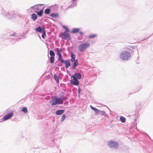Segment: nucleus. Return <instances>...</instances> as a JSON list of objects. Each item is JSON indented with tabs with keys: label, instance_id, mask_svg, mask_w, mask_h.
<instances>
[{
	"label": "nucleus",
	"instance_id": "nucleus-1",
	"mask_svg": "<svg viewBox=\"0 0 153 153\" xmlns=\"http://www.w3.org/2000/svg\"><path fill=\"white\" fill-rule=\"evenodd\" d=\"M65 29V31L64 32L60 34V37L62 39L70 40L71 38L70 34L68 33L69 30L67 27H64Z\"/></svg>",
	"mask_w": 153,
	"mask_h": 153
},
{
	"label": "nucleus",
	"instance_id": "nucleus-2",
	"mask_svg": "<svg viewBox=\"0 0 153 153\" xmlns=\"http://www.w3.org/2000/svg\"><path fill=\"white\" fill-rule=\"evenodd\" d=\"M130 53L126 51H122L120 55V59L123 60H127L129 59L131 56Z\"/></svg>",
	"mask_w": 153,
	"mask_h": 153
},
{
	"label": "nucleus",
	"instance_id": "nucleus-3",
	"mask_svg": "<svg viewBox=\"0 0 153 153\" xmlns=\"http://www.w3.org/2000/svg\"><path fill=\"white\" fill-rule=\"evenodd\" d=\"M90 46V44L89 43H84L80 44L78 47L79 50L81 52H82L88 48Z\"/></svg>",
	"mask_w": 153,
	"mask_h": 153
},
{
	"label": "nucleus",
	"instance_id": "nucleus-4",
	"mask_svg": "<svg viewBox=\"0 0 153 153\" xmlns=\"http://www.w3.org/2000/svg\"><path fill=\"white\" fill-rule=\"evenodd\" d=\"M52 103V105H55L57 104H62L63 102V101L62 98H57L56 97H53V99L51 101Z\"/></svg>",
	"mask_w": 153,
	"mask_h": 153
},
{
	"label": "nucleus",
	"instance_id": "nucleus-5",
	"mask_svg": "<svg viewBox=\"0 0 153 153\" xmlns=\"http://www.w3.org/2000/svg\"><path fill=\"white\" fill-rule=\"evenodd\" d=\"M71 62H74V63L73 64L72 67L73 69H75L76 68V67L77 65H78V62L77 59L75 60L76 56L73 53L71 54Z\"/></svg>",
	"mask_w": 153,
	"mask_h": 153
},
{
	"label": "nucleus",
	"instance_id": "nucleus-6",
	"mask_svg": "<svg viewBox=\"0 0 153 153\" xmlns=\"http://www.w3.org/2000/svg\"><path fill=\"white\" fill-rule=\"evenodd\" d=\"M108 146L111 148H115L119 146V144L117 142L113 140L108 141Z\"/></svg>",
	"mask_w": 153,
	"mask_h": 153
},
{
	"label": "nucleus",
	"instance_id": "nucleus-7",
	"mask_svg": "<svg viewBox=\"0 0 153 153\" xmlns=\"http://www.w3.org/2000/svg\"><path fill=\"white\" fill-rule=\"evenodd\" d=\"M13 116V113H11L4 115L3 118L4 121H5L10 119Z\"/></svg>",
	"mask_w": 153,
	"mask_h": 153
},
{
	"label": "nucleus",
	"instance_id": "nucleus-8",
	"mask_svg": "<svg viewBox=\"0 0 153 153\" xmlns=\"http://www.w3.org/2000/svg\"><path fill=\"white\" fill-rule=\"evenodd\" d=\"M44 9V8H42L41 10H40L39 11H38V10H34V12L36 13L37 15L40 17H41L42 16V14L43 13V10Z\"/></svg>",
	"mask_w": 153,
	"mask_h": 153
},
{
	"label": "nucleus",
	"instance_id": "nucleus-9",
	"mask_svg": "<svg viewBox=\"0 0 153 153\" xmlns=\"http://www.w3.org/2000/svg\"><path fill=\"white\" fill-rule=\"evenodd\" d=\"M71 83L73 85H79V82L76 79L73 78V80L71 81Z\"/></svg>",
	"mask_w": 153,
	"mask_h": 153
},
{
	"label": "nucleus",
	"instance_id": "nucleus-10",
	"mask_svg": "<svg viewBox=\"0 0 153 153\" xmlns=\"http://www.w3.org/2000/svg\"><path fill=\"white\" fill-rule=\"evenodd\" d=\"M81 75L79 73H78L75 74L72 76L73 78L76 79H81Z\"/></svg>",
	"mask_w": 153,
	"mask_h": 153
},
{
	"label": "nucleus",
	"instance_id": "nucleus-11",
	"mask_svg": "<svg viewBox=\"0 0 153 153\" xmlns=\"http://www.w3.org/2000/svg\"><path fill=\"white\" fill-rule=\"evenodd\" d=\"M42 4H39L35 5V7L34 8V11L37 10H40L42 8H44V7H43L42 6Z\"/></svg>",
	"mask_w": 153,
	"mask_h": 153
},
{
	"label": "nucleus",
	"instance_id": "nucleus-12",
	"mask_svg": "<svg viewBox=\"0 0 153 153\" xmlns=\"http://www.w3.org/2000/svg\"><path fill=\"white\" fill-rule=\"evenodd\" d=\"M63 63H64L65 64V67L66 68H68L71 65V63L70 61L68 60L64 61V62Z\"/></svg>",
	"mask_w": 153,
	"mask_h": 153
},
{
	"label": "nucleus",
	"instance_id": "nucleus-13",
	"mask_svg": "<svg viewBox=\"0 0 153 153\" xmlns=\"http://www.w3.org/2000/svg\"><path fill=\"white\" fill-rule=\"evenodd\" d=\"M64 111H65L64 110H59L56 111V114L57 115H60L62 114Z\"/></svg>",
	"mask_w": 153,
	"mask_h": 153
},
{
	"label": "nucleus",
	"instance_id": "nucleus-14",
	"mask_svg": "<svg viewBox=\"0 0 153 153\" xmlns=\"http://www.w3.org/2000/svg\"><path fill=\"white\" fill-rule=\"evenodd\" d=\"M90 107L93 110L95 111L96 113L97 114L99 113V112L100 111L97 109V108L95 107H94L91 106H90Z\"/></svg>",
	"mask_w": 153,
	"mask_h": 153
},
{
	"label": "nucleus",
	"instance_id": "nucleus-15",
	"mask_svg": "<svg viewBox=\"0 0 153 153\" xmlns=\"http://www.w3.org/2000/svg\"><path fill=\"white\" fill-rule=\"evenodd\" d=\"M37 16L35 14H33L31 15V18L33 21H35L37 19Z\"/></svg>",
	"mask_w": 153,
	"mask_h": 153
},
{
	"label": "nucleus",
	"instance_id": "nucleus-16",
	"mask_svg": "<svg viewBox=\"0 0 153 153\" xmlns=\"http://www.w3.org/2000/svg\"><path fill=\"white\" fill-rule=\"evenodd\" d=\"M57 51V54L59 55L61 54V53L62 51V50L61 49L59 48H57L56 49Z\"/></svg>",
	"mask_w": 153,
	"mask_h": 153
},
{
	"label": "nucleus",
	"instance_id": "nucleus-17",
	"mask_svg": "<svg viewBox=\"0 0 153 153\" xmlns=\"http://www.w3.org/2000/svg\"><path fill=\"white\" fill-rule=\"evenodd\" d=\"M58 56V60L61 62L63 63L64 60L62 57V54L59 55Z\"/></svg>",
	"mask_w": 153,
	"mask_h": 153
},
{
	"label": "nucleus",
	"instance_id": "nucleus-18",
	"mask_svg": "<svg viewBox=\"0 0 153 153\" xmlns=\"http://www.w3.org/2000/svg\"><path fill=\"white\" fill-rule=\"evenodd\" d=\"M43 30H42V27L40 26L38 27L36 29V30L37 32L40 33L42 32Z\"/></svg>",
	"mask_w": 153,
	"mask_h": 153
},
{
	"label": "nucleus",
	"instance_id": "nucleus-19",
	"mask_svg": "<svg viewBox=\"0 0 153 153\" xmlns=\"http://www.w3.org/2000/svg\"><path fill=\"white\" fill-rule=\"evenodd\" d=\"M51 16L53 17H59V15L57 13H52L51 14Z\"/></svg>",
	"mask_w": 153,
	"mask_h": 153
},
{
	"label": "nucleus",
	"instance_id": "nucleus-20",
	"mask_svg": "<svg viewBox=\"0 0 153 153\" xmlns=\"http://www.w3.org/2000/svg\"><path fill=\"white\" fill-rule=\"evenodd\" d=\"M49 53L51 56L55 57V53L53 51L50 50L49 51Z\"/></svg>",
	"mask_w": 153,
	"mask_h": 153
},
{
	"label": "nucleus",
	"instance_id": "nucleus-21",
	"mask_svg": "<svg viewBox=\"0 0 153 153\" xmlns=\"http://www.w3.org/2000/svg\"><path fill=\"white\" fill-rule=\"evenodd\" d=\"M54 57L51 56L50 57V63L51 64L53 63L54 62Z\"/></svg>",
	"mask_w": 153,
	"mask_h": 153
},
{
	"label": "nucleus",
	"instance_id": "nucleus-22",
	"mask_svg": "<svg viewBox=\"0 0 153 153\" xmlns=\"http://www.w3.org/2000/svg\"><path fill=\"white\" fill-rule=\"evenodd\" d=\"M21 111L25 113H26L27 112V109L26 107H24L22 108V109H21Z\"/></svg>",
	"mask_w": 153,
	"mask_h": 153
},
{
	"label": "nucleus",
	"instance_id": "nucleus-23",
	"mask_svg": "<svg viewBox=\"0 0 153 153\" xmlns=\"http://www.w3.org/2000/svg\"><path fill=\"white\" fill-rule=\"evenodd\" d=\"M120 121L123 123L125 122L126 121V119L123 117H121L120 118Z\"/></svg>",
	"mask_w": 153,
	"mask_h": 153
},
{
	"label": "nucleus",
	"instance_id": "nucleus-24",
	"mask_svg": "<svg viewBox=\"0 0 153 153\" xmlns=\"http://www.w3.org/2000/svg\"><path fill=\"white\" fill-rule=\"evenodd\" d=\"M45 13L46 14H48L50 13V10L49 9H46L45 10Z\"/></svg>",
	"mask_w": 153,
	"mask_h": 153
},
{
	"label": "nucleus",
	"instance_id": "nucleus-25",
	"mask_svg": "<svg viewBox=\"0 0 153 153\" xmlns=\"http://www.w3.org/2000/svg\"><path fill=\"white\" fill-rule=\"evenodd\" d=\"M54 79L56 80V81L58 83L59 82V78L58 76L56 75L55 74H54Z\"/></svg>",
	"mask_w": 153,
	"mask_h": 153
},
{
	"label": "nucleus",
	"instance_id": "nucleus-26",
	"mask_svg": "<svg viewBox=\"0 0 153 153\" xmlns=\"http://www.w3.org/2000/svg\"><path fill=\"white\" fill-rule=\"evenodd\" d=\"M97 36V35L95 34H90L88 36V37L89 38H94L96 37Z\"/></svg>",
	"mask_w": 153,
	"mask_h": 153
},
{
	"label": "nucleus",
	"instance_id": "nucleus-27",
	"mask_svg": "<svg viewBox=\"0 0 153 153\" xmlns=\"http://www.w3.org/2000/svg\"><path fill=\"white\" fill-rule=\"evenodd\" d=\"M79 30V29L75 28L73 30L72 32L73 33H76L78 32Z\"/></svg>",
	"mask_w": 153,
	"mask_h": 153
},
{
	"label": "nucleus",
	"instance_id": "nucleus-28",
	"mask_svg": "<svg viewBox=\"0 0 153 153\" xmlns=\"http://www.w3.org/2000/svg\"><path fill=\"white\" fill-rule=\"evenodd\" d=\"M42 32V36L43 38H45V36L46 35L45 30H43Z\"/></svg>",
	"mask_w": 153,
	"mask_h": 153
},
{
	"label": "nucleus",
	"instance_id": "nucleus-29",
	"mask_svg": "<svg viewBox=\"0 0 153 153\" xmlns=\"http://www.w3.org/2000/svg\"><path fill=\"white\" fill-rule=\"evenodd\" d=\"M66 117L65 115V114H63L61 118V121H63L64 119H65Z\"/></svg>",
	"mask_w": 153,
	"mask_h": 153
},
{
	"label": "nucleus",
	"instance_id": "nucleus-30",
	"mask_svg": "<svg viewBox=\"0 0 153 153\" xmlns=\"http://www.w3.org/2000/svg\"><path fill=\"white\" fill-rule=\"evenodd\" d=\"M80 88H79V90H78V93L80 94Z\"/></svg>",
	"mask_w": 153,
	"mask_h": 153
},
{
	"label": "nucleus",
	"instance_id": "nucleus-31",
	"mask_svg": "<svg viewBox=\"0 0 153 153\" xmlns=\"http://www.w3.org/2000/svg\"><path fill=\"white\" fill-rule=\"evenodd\" d=\"M79 33L82 35L83 34V33L82 32H80Z\"/></svg>",
	"mask_w": 153,
	"mask_h": 153
},
{
	"label": "nucleus",
	"instance_id": "nucleus-32",
	"mask_svg": "<svg viewBox=\"0 0 153 153\" xmlns=\"http://www.w3.org/2000/svg\"><path fill=\"white\" fill-rule=\"evenodd\" d=\"M77 0H72V1H76Z\"/></svg>",
	"mask_w": 153,
	"mask_h": 153
}]
</instances>
